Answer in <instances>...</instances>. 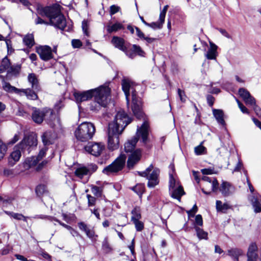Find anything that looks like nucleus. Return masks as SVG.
Wrapping results in <instances>:
<instances>
[{
  "instance_id": "obj_50",
  "label": "nucleus",
  "mask_w": 261,
  "mask_h": 261,
  "mask_svg": "<svg viewBox=\"0 0 261 261\" xmlns=\"http://www.w3.org/2000/svg\"><path fill=\"white\" fill-rule=\"evenodd\" d=\"M210 184L211 185L212 191L214 192H217L219 189V183L217 179L215 177H213Z\"/></svg>"
},
{
  "instance_id": "obj_53",
  "label": "nucleus",
  "mask_w": 261,
  "mask_h": 261,
  "mask_svg": "<svg viewBox=\"0 0 261 261\" xmlns=\"http://www.w3.org/2000/svg\"><path fill=\"white\" fill-rule=\"evenodd\" d=\"M203 225V220L201 215H197L195 216V220L194 224V227L197 226L198 227Z\"/></svg>"
},
{
  "instance_id": "obj_23",
  "label": "nucleus",
  "mask_w": 261,
  "mask_h": 261,
  "mask_svg": "<svg viewBox=\"0 0 261 261\" xmlns=\"http://www.w3.org/2000/svg\"><path fill=\"white\" fill-rule=\"evenodd\" d=\"M169 191L171 196L173 198L177 199L178 201H180L181 196L185 194L181 185L178 186L176 188L173 189H172V190H169Z\"/></svg>"
},
{
  "instance_id": "obj_29",
  "label": "nucleus",
  "mask_w": 261,
  "mask_h": 261,
  "mask_svg": "<svg viewBox=\"0 0 261 261\" xmlns=\"http://www.w3.org/2000/svg\"><path fill=\"white\" fill-rule=\"evenodd\" d=\"M74 174L80 179H83L85 176H88L90 174V172L86 167H81L75 170Z\"/></svg>"
},
{
  "instance_id": "obj_26",
  "label": "nucleus",
  "mask_w": 261,
  "mask_h": 261,
  "mask_svg": "<svg viewBox=\"0 0 261 261\" xmlns=\"http://www.w3.org/2000/svg\"><path fill=\"white\" fill-rule=\"evenodd\" d=\"M231 208V206L227 203H223L220 200H217L216 202V208L218 212L226 213L227 210Z\"/></svg>"
},
{
  "instance_id": "obj_48",
  "label": "nucleus",
  "mask_w": 261,
  "mask_h": 261,
  "mask_svg": "<svg viewBox=\"0 0 261 261\" xmlns=\"http://www.w3.org/2000/svg\"><path fill=\"white\" fill-rule=\"evenodd\" d=\"M7 150L6 145L0 140V160L4 158Z\"/></svg>"
},
{
  "instance_id": "obj_62",
  "label": "nucleus",
  "mask_w": 261,
  "mask_h": 261,
  "mask_svg": "<svg viewBox=\"0 0 261 261\" xmlns=\"http://www.w3.org/2000/svg\"><path fill=\"white\" fill-rule=\"evenodd\" d=\"M72 46L73 48H80L82 45V42L79 39H73L71 41Z\"/></svg>"
},
{
  "instance_id": "obj_21",
  "label": "nucleus",
  "mask_w": 261,
  "mask_h": 261,
  "mask_svg": "<svg viewBox=\"0 0 261 261\" xmlns=\"http://www.w3.org/2000/svg\"><path fill=\"white\" fill-rule=\"evenodd\" d=\"M37 92V91L30 88L20 89V93L18 94L20 96L25 95L28 99L35 100L38 98Z\"/></svg>"
},
{
  "instance_id": "obj_64",
  "label": "nucleus",
  "mask_w": 261,
  "mask_h": 261,
  "mask_svg": "<svg viewBox=\"0 0 261 261\" xmlns=\"http://www.w3.org/2000/svg\"><path fill=\"white\" fill-rule=\"evenodd\" d=\"M253 109L256 115L258 117H261V108L256 104L253 107Z\"/></svg>"
},
{
  "instance_id": "obj_33",
  "label": "nucleus",
  "mask_w": 261,
  "mask_h": 261,
  "mask_svg": "<svg viewBox=\"0 0 261 261\" xmlns=\"http://www.w3.org/2000/svg\"><path fill=\"white\" fill-rule=\"evenodd\" d=\"M3 88L5 91L8 92H14L18 94L20 93V89L11 86L9 83L4 82L3 84Z\"/></svg>"
},
{
  "instance_id": "obj_2",
  "label": "nucleus",
  "mask_w": 261,
  "mask_h": 261,
  "mask_svg": "<svg viewBox=\"0 0 261 261\" xmlns=\"http://www.w3.org/2000/svg\"><path fill=\"white\" fill-rule=\"evenodd\" d=\"M122 88L125 94L127 105H129V91L132 90V105L131 109L134 115L138 119L143 117L144 113L142 110V102L141 98L137 95V92L131 88L130 82L127 79H123L121 83Z\"/></svg>"
},
{
  "instance_id": "obj_6",
  "label": "nucleus",
  "mask_w": 261,
  "mask_h": 261,
  "mask_svg": "<svg viewBox=\"0 0 261 261\" xmlns=\"http://www.w3.org/2000/svg\"><path fill=\"white\" fill-rule=\"evenodd\" d=\"M160 170L156 167H154L151 164L144 171L139 172V174L142 177H146L148 180L147 186L150 188H154L159 184V175Z\"/></svg>"
},
{
  "instance_id": "obj_31",
  "label": "nucleus",
  "mask_w": 261,
  "mask_h": 261,
  "mask_svg": "<svg viewBox=\"0 0 261 261\" xmlns=\"http://www.w3.org/2000/svg\"><path fill=\"white\" fill-rule=\"evenodd\" d=\"M123 29V25L119 22H116L113 24H109L107 26V31L109 33L116 32Z\"/></svg>"
},
{
  "instance_id": "obj_36",
  "label": "nucleus",
  "mask_w": 261,
  "mask_h": 261,
  "mask_svg": "<svg viewBox=\"0 0 261 261\" xmlns=\"http://www.w3.org/2000/svg\"><path fill=\"white\" fill-rule=\"evenodd\" d=\"M21 68V64L16 63L13 65H11L8 73H11L13 75H16L19 74Z\"/></svg>"
},
{
  "instance_id": "obj_12",
  "label": "nucleus",
  "mask_w": 261,
  "mask_h": 261,
  "mask_svg": "<svg viewBox=\"0 0 261 261\" xmlns=\"http://www.w3.org/2000/svg\"><path fill=\"white\" fill-rule=\"evenodd\" d=\"M53 114V110L47 108H45L42 109H38L36 108H33V112L32 113V118L34 122L37 124H41L44 119L50 117Z\"/></svg>"
},
{
  "instance_id": "obj_44",
  "label": "nucleus",
  "mask_w": 261,
  "mask_h": 261,
  "mask_svg": "<svg viewBox=\"0 0 261 261\" xmlns=\"http://www.w3.org/2000/svg\"><path fill=\"white\" fill-rule=\"evenodd\" d=\"M164 22H162L161 20H159L157 22H153L152 23H148L147 26L150 27L153 29H160L162 28L163 24Z\"/></svg>"
},
{
  "instance_id": "obj_51",
  "label": "nucleus",
  "mask_w": 261,
  "mask_h": 261,
  "mask_svg": "<svg viewBox=\"0 0 261 261\" xmlns=\"http://www.w3.org/2000/svg\"><path fill=\"white\" fill-rule=\"evenodd\" d=\"M243 100L247 105H250L253 107L256 105L255 99L251 95L247 97V98H245Z\"/></svg>"
},
{
  "instance_id": "obj_7",
  "label": "nucleus",
  "mask_w": 261,
  "mask_h": 261,
  "mask_svg": "<svg viewBox=\"0 0 261 261\" xmlns=\"http://www.w3.org/2000/svg\"><path fill=\"white\" fill-rule=\"evenodd\" d=\"M126 156L125 154H120L111 164L106 166L102 170V172L107 175L116 173L122 170L126 162Z\"/></svg>"
},
{
  "instance_id": "obj_41",
  "label": "nucleus",
  "mask_w": 261,
  "mask_h": 261,
  "mask_svg": "<svg viewBox=\"0 0 261 261\" xmlns=\"http://www.w3.org/2000/svg\"><path fill=\"white\" fill-rule=\"evenodd\" d=\"M202 143L203 142H201L200 145L194 148V152L197 155L206 153V149L202 145Z\"/></svg>"
},
{
  "instance_id": "obj_22",
  "label": "nucleus",
  "mask_w": 261,
  "mask_h": 261,
  "mask_svg": "<svg viewBox=\"0 0 261 261\" xmlns=\"http://www.w3.org/2000/svg\"><path fill=\"white\" fill-rule=\"evenodd\" d=\"M210 47L207 53L205 54L206 58L208 60H216L218 55L217 46L212 42L210 43Z\"/></svg>"
},
{
  "instance_id": "obj_10",
  "label": "nucleus",
  "mask_w": 261,
  "mask_h": 261,
  "mask_svg": "<svg viewBox=\"0 0 261 261\" xmlns=\"http://www.w3.org/2000/svg\"><path fill=\"white\" fill-rule=\"evenodd\" d=\"M113 124H109L108 128V147L112 151L119 147V136L122 134L119 130L113 128Z\"/></svg>"
},
{
  "instance_id": "obj_49",
  "label": "nucleus",
  "mask_w": 261,
  "mask_h": 261,
  "mask_svg": "<svg viewBox=\"0 0 261 261\" xmlns=\"http://www.w3.org/2000/svg\"><path fill=\"white\" fill-rule=\"evenodd\" d=\"M35 219H42V220H48L50 221L54 220L55 217L52 216L45 215H36L33 217Z\"/></svg>"
},
{
  "instance_id": "obj_9",
  "label": "nucleus",
  "mask_w": 261,
  "mask_h": 261,
  "mask_svg": "<svg viewBox=\"0 0 261 261\" xmlns=\"http://www.w3.org/2000/svg\"><path fill=\"white\" fill-rule=\"evenodd\" d=\"M132 121V119L129 118L127 115L123 111H118L115 116L113 122L109 124H113V128L116 130H119L122 133L125 127Z\"/></svg>"
},
{
  "instance_id": "obj_16",
  "label": "nucleus",
  "mask_w": 261,
  "mask_h": 261,
  "mask_svg": "<svg viewBox=\"0 0 261 261\" xmlns=\"http://www.w3.org/2000/svg\"><path fill=\"white\" fill-rule=\"evenodd\" d=\"M142 157V150L140 148L136 149L128 155L127 167L131 169L139 163Z\"/></svg>"
},
{
  "instance_id": "obj_28",
  "label": "nucleus",
  "mask_w": 261,
  "mask_h": 261,
  "mask_svg": "<svg viewBox=\"0 0 261 261\" xmlns=\"http://www.w3.org/2000/svg\"><path fill=\"white\" fill-rule=\"evenodd\" d=\"M250 201L254 208L255 213H259L261 211V196H252Z\"/></svg>"
},
{
  "instance_id": "obj_61",
  "label": "nucleus",
  "mask_w": 261,
  "mask_h": 261,
  "mask_svg": "<svg viewBox=\"0 0 261 261\" xmlns=\"http://www.w3.org/2000/svg\"><path fill=\"white\" fill-rule=\"evenodd\" d=\"M198 208L196 204H195L192 209L187 212L189 217H193L195 213L197 212Z\"/></svg>"
},
{
  "instance_id": "obj_54",
  "label": "nucleus",
  "mask_w": 261,
  "mask_h": 261,
  "mask_svg": "<svg viewBox=\"0 0 261 261\" xmlns=\"http://www.w3.org/2000/svg\"><path fill=\"white\" fill-rule=\"evenodd\" d=\"M124 52L126 55L129 58L133 59L136 57L135 53L134 51L133 47L130 49H127L125 47V50H122Z\"/></svg>"
},
{
  "instance_id": "obj_45",
  "label": "nucleus",
  "mask_w": 261,
  "mask_h": 261,
  "mask_svg": "<svg viewBox=\"0 0 261 261\" xmlns=\"http://www.w3.org/2000/svg\"><path fill=\"white\" fill-rule=\"evenodd\" d=\"M133 190L139 195H141L144 192V187L142 184H138L132 188Z\"/></svg>"
},
{
  "instance_id": "obj_24",
  "label": "nucleus",
  "mask_w": 261,
  "mask_h": 261,
  "mask_svg": "<svg viewBox=\"0 0 261 261\" xmlns=\"http://www.w3.org/2000/svg\"><path fill=\"white\" fill-rule=\"evenodd\" d=\"M111 43L115 47L122 51L125 50V40L121 37L114 36L112 39Z\"/></svg>"
},
{
  "instance_id": "obj_57",
  "label": "nucleus",
  "mask_w": 261,
  "mask_h": 261,
  "mask_svg": "<svg viewBox=\"0 0 261 261\" xmlns=\"http://www.w3.org/2000/svg\"><path fill=\"white\" fill-rule=\"evenodd\" d=\"M6 43L7 45L8 55H11L14 51V49L13 48L11 44V42L10 40H7L6 41Z\"/></svg>"
},
{
  "instance_id": "obj_40",
  "label": "nucleus",
  "mask_w": 261,
  "mask_h": 261,
  "mask_svg": "<svg viewBox=\"0 0 261 261\" xmlns=\"http://www.w3.org/2000/svg\"><path fill=\"white\" fill-rule=\"evenodd\" d=\"M40 160L37 156H34L30 158H28L25 160V163L27 164L30 167L36 166L39 162Z\"/></svg>"
},
{
  "instance_id": "obj_58",
  "label": "nucleus",
  "mask_w": 261,
  "mask_h": 261,
  "mask_svg": "<svg viewBox=\"0 0 261 261\" xmlns=\"http://www.w3.org/2000/svg\"><path fill=\"white\" fill-rule=\"evenodd\" d=\"M45 186L44 185H39L36 188V194L40 196L45 191Z\"/></svg>"
},
{
  "instance_id": "obj_19",
  "label": "nucleus",
  "mask_w": 261,
  "mask_h": 261,
  "mask_svg": "<svg viewBox=\"0 0 261 261\" xmlns=\"http://www.w3.org/2000/svg\"><path fill=\"white\" fill-rule=\"evenodd\" d=\"M257 250L258 247L256 244L254 242L251 243L249 246L247 252V261H257L258 258Z\"/></svg>"
},
{
  "instance_id": "obj_20",
  "label": "nucleus",
  "mask_w": 261,
  "mask_h": 261,
  "mask_svg": "<svg viewBox=\"0 0 261 261\" xmlns=\"http://www.w3.org/2000/svg\"><path fill=\"white\" fill-rule=\"evenodd\" d=\"M28 81L31 84L32 89L37 92L41 91V88L39 84V80L35 73H29L28 76Z\"/></svg>"
},
{
  "instance_id": "obj_35",
  "label": "nucleus",
  "mask_w": 261,
  "mask_h": 261,
  "mask_svg": "<svg viewBox=\"0 0 261 261\" xmlns=\"http://www.w3.org/2000/svg\"><path fill=\"white\" fill-rule=\"evenodd\" d=\"M23 42L28 47H32L35 44L34 36L33 34H29L25 35L23 39Z\"/></svg>"
},
{
  "instance_id": "obj_56",
  "label": "nucleus",
  "mask_w": 261,
  "mask_h": 261,
  "mask_svg": "<svg viewBox=\"0 0 261 261\" xmlns=\"http://www.w3.org/2000/svg\"><path fill=\"white\" fill-rule=\"evenodd\" d=\"M237 103L238 105V107L240 108V110L243 113L249 114V111L248 109L244 106L243 103H242L238 99H236Z\"/></svg>"
},
{
  "instance_id": "obj_18",
  "label": "nucleus",
  "mask_w": 261,
  "mask_h": 261,
  "mask_svg": "<svg viewBox=\"0 0 261 261\" xmlns=\"http://www.w3.org/2000/svg\"><path fill=\"white\" fill-rule=\"evenodd\" d=\"M57 138L56 133L51 130L46 131L41 136L42 141L44 146L53 144Z\"/></svg>"
},
{
  "instance_id": "obj_14",
  "label": "nucleus",
  "mask_w": 261,
  "mask_h": 261,
  "mask_svg": "<svg viewBox=\"0 0 261 261\" xmlns=\"http://www.w3.org/2000/svg\"><path fill=\"white\" fill-rule=\"evenodd\" d=\"M36 52L38 54L41 59L44 61H47L54 58L53 52L56 53L57 49L51 48L48 45L40 46L36 48Z\"/></svg>"
},
{
  "instance_id": "obj_63",
  "label": "nucleus",
  "mask_w": 261,
  "mask_h": 261,
  "mask_svg": "<svg viewBox=\"0 0 261 261\" xmlns=\"http://www.w3.org/2000/svg\"><path fill=\"white\" fill-rule=\"evenodd\" d=\"M120 8L115 5L110 7V14L112 16L119 11Z\"/></svg>"
},
{
  "instance_id": "obj_46",
  "label": "nucleus",
  "mask_w": 261,
  "mask_h": 261,
  "mask_svg": "<svg viewBox=\"0 0 261 261\" xmlns=\"http://www.w3.org/2000/svg\"><path fill=\"white\" fill-rule=\"evenodd\" d=\"M238 92L240 96L243 98V100H244L245 98H247V97L250 96V95H251L249 92L244 88H240Z\"/></svg>"
},
{
  "instance_id": "obj_3",
  "label": "nucleus",
  "mask_w": 261,
  "mask_h": 261,
  "mask_svg": "<svg viewBox=\"0 0 261 261\" xmlns=\"http://www.w3.org/2000/svg\"><path fill=\"white\" fill-rule=\"evenodd\" d=\"M149 135V124L145 121L141 127H138L136 135L124 144V150L126 153H132L135 149L136 145L139 139L145 145L148 142Z\"/></svg>"
},
{
  "instance_id": "obj_34",
  "label": "nucleus",
  "mask_w": 261,
  "mask_h": 261,
  "mask_svg": "<svg viewBox=\"0 0 261 261\" xmlns=\"http://www.w3.org/2000/svg\"><path fill=\"white\" fill-rule=\"evenodd\" d=\"M243 254V251L238 248H232L228 250V255L238 261L239 257Z\"/></svg>"
},
{
  "instance_id": "obj_27",
  "label": "nucleus",
  "mask_w": 261,
  "mask_h": 261,
  "mask_svg": "<svg viewBox=\"0 0 261 261\" xmlns=\"http://www.w3.org/2000/svg\"><path fill=\"white\" fill-rule=\"evenodd\" d=\"M213 113L217 122L223 126L225 125V122L224 119V113L222 110L213 109Z\"/></svg>"
},
{
  "instance_id": "obj_59",
  "label": "nucleus",
  "mask_w": 261,
  "mask_h": 261,
  "mask_svg": "<svg viewBox=\"0 0 261 261\" xmlns=\"http://www.w3.org/2000/svg\"><path fill=\"white\" fill-rule=\"evenodd\" d=\"M13 218L14 219L18 220H22L23 221L27 222V218L28 217L23 216L21 214L15 213L14 214H13Z\"/></svg>"
},
{
  "instance_id": "obj_37",
  "label": "nucleus",
  "mask_w": 261,
  "mask_h": 261,
  "mask_svg": "<svg viewBox=\"0 0 261 261\" xmlns=\"http://www.w3.org/2000/svg\"><path fill=\"white\" fill-rule=\"evenodd\" d=\"M194 229L196 232L197 237L200 239H205L207 240L208 239L207 237V232L204 231L202 228L197 226H194Z\"/></svg>"
},
{
  "instance_id": "obj_4",
  "label": "nucleus",
  "mask_w": 261,
  "mask_h": 261,
  "mask_svg": "<svg viewBox=\"0 0 261 261\" xmlns=\"http://www.w3.org/2000/svg\"><path fill=\"white\" fill-rule=\"evenodd\" d=\"M101 88L94 97V100L90 105V109L93 112L99 111L102 107H107L110 98L111 89L109 83L103 85Z\"/></svg>"
},
{
  "instance_id": "obj_38",
  "label": "nucleus",
  "mask_w": 261,
  "mask_h": 261,
  "mask_svg": "<svg viewBox=\"0 0 261 261\" xmlns=\"http://www.w3.org/2000/svg\"><path fill=\"white\" fill-rule=\"evenodd\" d=\"M131 213L132 215L131 217L132 221L135 220H138L141 218V211L140 207H135L132 211Z\"/></svg>"
},
{
  "instance_id": "obj_43",
  "label": "nucleus",
  "mask_w": 261,
  "mask_h": 261,
  "mask_svg": "<svg viewBox=\"0 0 261 261\" xmlns=\"http://www.w3.org/2000/svg\"><path fill=\"white\" fill-rule=\"evenodd\" d=\"M132 47L134 49V51L136 55H137L141 57L145 56V53L140 46L136 44H134Z\"/></svg>"
},
{
  "instance_id": "obj_42",
  "label": "nucleus",
  "mask_w": 261,
  "mask_h": 261,
  "mask_svg": "<svg viewBox=\"0 0 261 261\" xmlns=\"http://www.w3.org/2000/svg\"><path fill=\"white\" fill-rule=\"evenodd\" d=\"M102 249L103 251L106 253H109L112 250V248L109 243L107 238H105L102 242Z\"/></svg>"
},
{
  "instance_id": "obj_55",
  "label": "nucleus",
  "mask_w": 261,
  "mask_h": 261,
  "mask_svg": "<svg viewBox=\"0 0 261 261\" xmlns=\"http://www.w3.org/2000/svg\"><path fill=\"white\" fill-rule=\"evenodd\" d=\"M87 198L88 199V206H92L95 204L96 199L94 197L92 196L90 194H87Z\"/></svg>"
},
{
  "instance_id": "obj_47",
  "label": "nucleus",
  "mask_w": 261,
  "mask_h": 261,
  "mask_svg": "<svg viewBox=\"0 0 261 261\" xmlns=\"http://www.w3.org/2000/svg\"><path fill=\"white\" fill-rule=\"evenodd\" d=\"M135 224V228L137 231H141L144 228V223L139 220L132 221Z\"/></svg>"
},
{
  "instance_id": "obj_5",
  "label": "nucleus",
  "mask_w": 261,
  "mask_h": 261,
  "mask_svg": "<svg viewBox=\"0 0 261 261\" xmlns=\"http://www.w3.org/2000/svg\"><path fill=\"white\" fill-rule=\"evenodd\" d=\"M95 132L94 124L84 122L79 125L74 132L76 138L81 142H86L91 139Z\"/></svg>"
},
{
  "instance_id": "obj_39",
  "label": "nucleus",
  "mask_w": 261,
  "mask_h": 261,
  "mask_svg": "<svg viewBox=\"0 0 261 261\" xmlns=\"http://www.w3.org/2000/svg\"><path fill=\"white\" fill-rule=\"evenodd\" d=\"M91 190L94 196L97 197H100L101 196L102 193V187L92 185L91 186Z\"/></svg>"
},
{
  "instance_id": "obj_11",
  "label": "nucleus",
  "mask_w": 261,
  "mask_h": 261,
  "mask_svg": "<svg viewBox=\"0 0 261 261\" xmlns=\"http://www.w3.org/2000/svg\"><path fill=\"white\" fill-rule=\"evenodd\" d=\"M18 145L20 147L22 153H30L31 150L36 147L37 139L35 134H32L25 136L23 140Z\"/></svg>"
},
{
  "instance_id": "obj_60",
  "label": "nucleus",
  "mask_w": 261,
  "mask_h": 261,
  "mask_svg": "<svg viewBox=\"0 0 261 261\" xmlns=\"http://www.w3.org/2000/svg\"><path fill=\"white\" fill-rule=\"evenodd\" d=\"M168 8V5L165 6L163 10L160 13V20H161L162 22H164V21H165V17L166 13L167 11Z\"/></svg>"
},
{
  "instance_id": "obj_15",
  "label": "nucleus",
  "mask_w": 261,
  "mask_h": 261,
  "mask_svg": "<svg viewBox=\"0 0 261 261\" xmlns=\"http://www.w3.org/2000/svg\"><path fill=\"white\" fill-rule=\"evenodd\" d=\"M105 148L104 144L101 143H89L85 147L86 151L95 156H99Z\"/></svg>"
},
{
  "instance_id": "obj_8",
  "label": "nucleus",
  "mask_w": 261,
  "mask_h": 261,
  "mask_svg": "<svg viewBox=\"0 0 261 261\" xmlns=\"http://www.w3.org/2000/svg\"><path fill=\"white\" fill-rule=\"evenodd\" d=\"M126 156L125 154H120L111 164L106 166L102 170V172L107 175L116 173L122 170L126 162Z\"/></svg>"
},
{
  "instance_id": "obj_52",
  "label": "nucleus",
  "mask_w": 261,
  "mask_h": 261,
  "mask_svg": "<svg viewBox=\"0 0 261 261\" xmlns=\"http://www.w3.org/2000/svg\"><path fill=\"white\" fill-rule=\"evenodd\" d=\"M86 236L90 239H94L97 238L98 236L95 234L94 230L93 229L89 228L85 232Z\"/></svg>"
},
{
  "instance_id": "obj_25",
  "label": "nucleus",
  "mask_w": 261,
  "mask_h": 261,
  "mask_svg": "<svg viewBox=\"0 0 261 261\" xmlns=\"http://www.w3.org/2000/svg\"><path fill=\"white\" fill-rule=\"evenodd\" d=\"M233 187L227 181H222L219 190L224 196H228L232 193Z\"/></svg>"
},
{
  "instance_id": "obj_17",
  "label": "nucleus",
  "mask_w": 261,
  "mask_h": 261,
  "mask_svg": "<svg viewBox=\"0 0 261 261\" xmlns=\"http://www.w3.org/2000/svg\"><path fill=\"white\" fill-rule=\"evenodd\" d=\"M21 151L20 147L17 144L13 148V151L11 152L8 158V164L10 166H13L17 162L19 161L21 156Z\"/></svg>"
},
{
  "instance_id": "obj_32",
  "label": "nucleus",
  "mask_w": 261,
  "mask_h": 261,
  "mask_svg": "<svg viewBox=\"0 0 261 261\" xmlns=\"http://www.w3.org/2000/svg\"><path fill=\"white\" fill-rule=\"evenodd\" d=\"M169 190L176 188L178 186H181L178 179H176L173 173H169Z\"/></svg>"
},
{
  "instance_id": "obj_13",
  "label": "nucleus",
  "mask_w": 261,
  "mask_h": 261,
  "mask_svg": "<svg viewBox=\"0 0 261 261\" xmlns=\"http://www.w3.org/2000/svg\"><path fill=\"white\" fill-rule=\"evenodd\" d=\"M103 85L98 88L90 89L83 92H75L73 95L77 103L88 100L95 96L97 92L103 88Z\"/></svg>"
},
{
  "instance_id": "obj_1",
  "label": "nucleus",
  "mask_w": 261,
  "mask_h": 261,
  "mask_svg": "<svg viewBox=\"0 0 261 261\" xmlns=\"http://www.w3.org/2000/svg\"><path fill=\"white\" fill-rule=\"evenodd\" d=\"M41 14L49 18L47 22L39 17L35 20V23L45 24L53 25L61 30H64L66 26V20L64 16L61 13V6L58 4H54L51 6L43 8L41 11Z\"/></svg>"
},
{
  "instance_id": "obj_30",
  "label": "nucleus",
  "mask_w": 261,
  "mask_h": 261,
  "mask_svg": "<svg viewBox=\"0 0 261 261\" xmlns=\"http://www.w3.org/2000/svg\"><path fill=\"white\" fill-rule=\"evenodd\" d=\"M11 66V62L7 56L5 57L2 60L0 65V73L9 70Z\"/></svg>"
}]
</instances>
